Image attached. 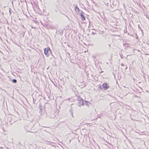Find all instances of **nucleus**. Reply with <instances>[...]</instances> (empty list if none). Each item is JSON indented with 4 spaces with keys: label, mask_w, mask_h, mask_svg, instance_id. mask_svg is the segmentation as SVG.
Listing matches in <instances>:
<instances>
[{
    "label": "nucleus",
    "mask_w": 149,
    "mask_h": 149,
    "mask_svg": "<svg viewBox=\"0 0 149 149\" xmlns=\"http://www.w3.org/2000/svg\"><path fill=\"white\" fill-rule=\"evenodd\" d=\"M78 104L79 106H81V105H83L84 104L83 100L80 97L78 98Z\"/></svg>",
    "instance_id": "obj_2"
},
{
    "label": "nucleus",
    "mask_w": 149,
    "mask_h": 149,
    "mask_svg": "<svg viewBox=\"0 0 149 149\" xmlns=\"http://www.w3.org/2000/svg\"><path fill=\"white\" fill-rule=\"evenodd\" d=\"M51 51L49 48H47L44 49V53L45 55L48 57L49 56Z\"/></svg>",
    "instance_id": "obj_1"
},
{
    "label": "nucleus",
    "mask_w": 149,
    "mask_h": 149,
    "mask_svg": "<svg viewBox=\"0 0 149 149\" xmlns=\"http://www.w3.org/2000/svg\"><path fill=\"white\" fill-rule=\"evenodd\" d=\"M75 11L77 12H79V9L78 8L77 6H75Z\"/></svg>",
    "instance_id": "obj_5"
},
{
    "label": "nucleus",
    "mask_w": 149,
    "mask_h": 149,
    "mask_svg": "<svg viewBox=\"0 0 149 149\" xmlns=\"http://www.w3.org/2000/svg\"><path fill=\"white\" fill-rule=\"evenodd\" d=\"M0 148H3L2 147H0Z\"/></svg>",
    "instance_id": "obj_9"
},
{
    "label": "nucleus",
    "mask_w": 149,
    "mask_h": 149,
    "mask_svg": "<svg viewBox=\"0 0 149 149\" xmlns=\"http://www.w3.org/2000/svg\"><path fill=\"white\" fill-rule=\"evenodd\" d=\"M109 86L106 84H103L100 87V88L103 90H106L108 88Z\"/></svg>",
    "instance_id": "obj_3"
},
{
    "label": "nucleus",
    "mask_w": 149,
    "mask_h": 149,
    "mask_svg": "<svg viewBox=\"0 0 149 149\" xmlns=\"http://www.w3.org/2000/svg\"><path fill=\"white\" fill-rule=\"evenodd\" d=\"M12 82H13V83H16L17 82V81L15 79H13V81H12Z\"/></svg>",
    "instance_id": "obj_7"
},
{
    "label": "nucleus",
    "mask_w": 149,
    "mask_h": 149,
    "mask_svg": "<svg viewBox=\"0 0 149 149\" xmlns=\"http://www.w3.org/2000/svg\"><path fill=\"white\" fill-rule=\"evenodd\" d=\"M85 103H84V104H85L88 106H89V105L90 104V103L89 102H88V101H85Z\"/></svg>",
    "instance_id": "obj_6"
},
{
    "label": "nucleus",
    "mask_w": 149,
    "mask_h": 149,
    "mask_svg": "<svg viewBox=\"0 0 149 149\" xmlns=\"http://www.w3.org/2000/svg\"><path fill=\"white\" fill-rule=\"evenodd\" d=\"M80 15L81 17V19L82 20H85V18L84 16V13L83 12H82L81 13H80Z\"/></svg>",
    "instance_id": "obj_4"
},
{
    "label": "nucleus",
    "mask_w": 149,
    "mask_h": 149,
    "mask_svg": "<svg viewBox=\"0 0 149 149\" xmlns=\"http://www.w3.org/2000/svg\"><path fill=\"white\" fill-rule=\"evenodd\" d=\"M121 65L122 66H124V64L123 63H122L121 64Z\"/></svg>",
    "instance_id": "obj_8"
}]
</instances>
